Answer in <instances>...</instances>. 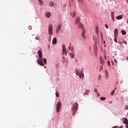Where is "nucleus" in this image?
<instances>
[{
    "instance_id": "obj_1",
    "label": "nucleus",
    "mask_w": 128,
    "mask_h": 128,
    "mask_svg": "<svg viewBox=\"0 0 128 128\" xmlns=\"http://www.w3.org/2000/svg\"><path fill=\"white\" fill-rule=\"evenodd\" d=\"M38 54L39 58L37 60V63L38 64H40V66H44V58H42V50L38 51Z\"/></svg>"
},
{
    "instance_id": "obj_2",
    "label": "nucleus",
    "mask_w": 128,
    "mask_h": 128,
    "mask_svg": "<svg viewBox=\"0 0 128 128\" xmlns=\"http://www.w3.org/2000/svg\"><path fill=\"white\" fill-rule=\"evenodd\" d=\"M78 102L74 103L72 108V116H74V114H76V112H78Z\"/></svg>"
},
{
    "instance_id": "obj_3",
    "label": "nucleus",
    "mask_w": 128,
    "mask_h": 128,
    "mask_svg": "<svg viewBox=\"0 0 128 128\" xmlns=\"http://www.w3.org/2000/svg\"><path fill=\"white\" fill-rule=\"evenodd\" d=\"M62 108V102H59L56 105V112H60V110Z\"/></svg>"
},
{
    "instance_id": "obj_4",
    "label": "nucleus",
    "mask_w": 128,
    "mask_h": 128,
    "mask_svg": "<svg viewBox=\"0 0 128 128\" xmlns=\"http://www.w3.org/2000/svg\"><path fill=\"white\" fill-rule=\"evenodd\" d=\"M48 34L50 36H52L54 34L52 33V25H50L48 28Z\"/></svg>"
},
{
    "instance_id": "obj_5",
    "label": "nucleus",
    "mask_w": 128,
    "mask_h": 128,
    "mask_svg": "<svg viewBox=\"0 0 128 128\" xmlns=\"http://www.w3.org/2000/svg\"><path fill=\"white\" fill-rule=\"evenodd\" d=\"M100 62L102 66H104V60L102 56L100 57Z\"/></svg>"
},
{
    "instance_id": "obj_6",
    "label": "nucleus",
    "mask_w": 128,
    "mask_h": 128,
    "mask_svg": "<svg viewBox=\"0 0 128 128\" xmlns=\"http://www.w3.org/2000/svg\"><path fill=\"white\" fill-rule=\"evenodd\" d=\"M60 28H62V26L60 24H58V28L56 29V32L57 34H58L60 30Z\"/></svg>"
},
{
    "instance_id": "obj_7",
    "label": "nucleus",
    "mask_w": 128,
    "mask_h": 128,
    "mask_svg": "<svg viewBox=\"0 0 128 128\" xmlns=\"http://www.w3.org/2000/svg\"><path fill=\"white\" fill-rule=\"evenodd\" d=\"M66 46L64 44L62 46V52H64V54H66H66H68L66 52Z\"/></svg>"
},
{
    "instance_id": "obj_8",
    "label": "nucleus",
    "mask_w": 128,
    "mask_h": 128,
    "mask_svg": "<svg viewBox=\"0 0 128 128\" xmlns=\"http://www.w3.org/2000/svg\"><path fill=\"white\" fill-rule=\"evenodd\" d=\"M122 120L123 124H128V119H126V118H124Z\"/></svg>"
},
{
    "instance_id": "obj_9",
    "label": "nucleus",
    "mask_w": 128,
    "mask_h": 128,
    "mask_svg": "<svg viewBox=\"0 0 128 128\" xmlns=\"http://www.w3.org/2000/svg\"><path fill=\"white\" fill-rule=\"evenodd\" d=\"M111 17L113 22H114V12H111Z\"/></svg>"
},
{
    "instance_id": "obj_10",
    "label": "nucleus",
    "mask_w": 128,
    "mask_h": 128,
    "mask_svg": "<svg viewBox=\"0 0 128 128\" xmlns=\"http://www.w3.org/2000/svg\"><path fill=\"white\" fill-rule=\"evenodd\" d=\"M114 36H118V29H114Z\"/></svg>"
},
{
    "instance_id": "obj_11",
    "label": "nucleus",
    "mask_w": 128,
    "mask_h": 128,
    "mask_svg": "<svg viewBox=\"0 0 128 128\" xmlns=\"http://www.w3.org/2000/svg\"><path fill=\"white\" fill-rule=\"evenodd\" d=\"M96 34H97V36H98V34H100V30H98V26L96 27Z\"/></svg>"
},
{
    "instance_id": "obj_12",
    "label": "nucleus",
    "mask_w": 128,
    "mask_h": 128,
    "mask_svg": "<svg viewBox=\"0 0 128 128\" xmlns=\"http://www.w3.org/2000/svg\"><path fill=\"white\" fill-rule=\"evenodd\" d=\"M49 6H50V8L54 6V2H50L49 4Z\"/></svg>"
},
{
    "instance_id": "obj_13",
    "label": "nucleus",
    "mask_w": 128,
    "mask_h": 128,
    "mask_svg": "<svg viewBox=\"0 0 128 128\" xmlns=\"http://www.w3.org/2000/svg\"><path fill=\"white\" fill-rule=\"evenodd\" d=\"M52 43L53 44H56V38H54Z\"/></svg>"
},
{
    "instance_id": "obj_14",
    "label": "nucleus",
    "mask_w": 128,
    "mask_h": 128,
    "mask_svg": "<svg viewBox=\"0 0 128 128\" xmlns=\"http://www.w3.org/2000/svg\"><path fill=\"white\" fill-rule=\"evenodd\" d=\"M84 34H86V30H84L82 31V34L84 40H86V36H84Z\"/></svg>"
},
{
    "instance_id": "obj_15",
    "label": "nucleus",
    "mask_w": 128,
    "mask_h": 128,
    "mask_svg": "<svg viewBox=\"0 0 128 128\" xmlns=\"http://www.w3.org/2000/svg\"><path fill=\"white\" fill-rule=\"evenodd\" d=\"M78 76H79L80 78H84V75L82 73H80L79 75H78Z\"/></svg>"
},
{
    "instance_id": "obj_16",
    "label": "nucleus",
    "mask_w": 128,
    "mask_h": 128,
    "mask_svg": "<svg viewBox=\"0 0 128 128\" xmlns=\"http://www.w3.org/2000/svg\"><path fill=\"white\" fill-rule=\"evenodd\" d=\"M69 54L71 58H74V53H69Z\"/></svg>"
},
{
    "instance_id": "obj_17",
    "label": "nucleus",
    "mask_w": 128,
    "mask_h": 128,
    "mask_svg": "<svg viewBox=\"0 0 128 128\" xmlns=\"http://www.w3.org/2000/svg\"><path fill=\"white\" fill-rule=\"evenodd\" d=\"M116 20H122V15L117 16L116 17Z\"/></svg>"
},
{
    "instance_id": "obj_18",
    "label": "nucleus",
    "mask_w": 128,
    "mask_h": 128,
    "mask_svg": "<svg viewBox=\"0 0 128 128\" xmlns=\"http://www.w3.org/2000/svg\"><path fill=\"white\" fill-rule=\"evenodd\" d=\"M46 18H50V12L46 13Z\"/></svg>"
},
{
    "instance_id": "obj_19",
    "label": "nucleus",
    "mask_w": 128,
    "mask_h": 128,
    "mask_svg": "<svg viewBox=\"0 0 128 128\" xmlns=\"http://www.w3.org/2000/svg\"><path fill=\"white\" fill-rule=\"evenodd\" d=\"M76 24H80V18H79V17H78V18H76Z\"/></svg>"
},
{
    "instance_id": "obj_20",
    "label": "nucleus",
    "mask_w": 128,
    "mask_h": 128,
    "mask_svg": "<svg viewBox=\"0 0 128 128\" xmlns=\"http://www.w3.org/2000/svg\"><path fill=\"white\" fill-rule=\"evenodd\" d=\"M80 73L78 70V69H76V76H80Z\"/></svg>"
},
{
    "instance_id": "obj_21",
    "label": "nucleus",
    "mask_w": 128,
    "mask_h": 128,
    "mask_svg": "<svg viewBox=\"0 0 128 128\" xmlns=\"http://www.w3.org/2000/svg\"><path fill=\"white\" fill-rule=\"evenodd\" d=\"M121 32H122V34H123L124 36V34H126V32L124 30H122L121 31Z\"/></svg>"
},
{
    "instance_id": "obj_22",
    "label": "nucleus",
    "mask_w": 128,
    "mask_h": 128,
    "mask_svg": "<svg viewBox=\"0 0 128 128\" xmlns=\"http://www.w3.org/2000/svg\"><path fill=\"white\" fill-rule=\"evenodd\" d=\"M70 14L72 16V18H74L76 16V13L75 12H72V13H70Z\"/></svg>"
},
{
    "instance_id": "obj_23",
    "label": "nucleus",
    "mask_w": 128,
    "mask_h": 128,
    "mask_svg": "<svg viewBox=\"0 0 128 128\" xmlns=\"http://www.w3.org/2000/svg\"><path fill=\"white\" fill-rule=\"evenodd\" d=\"M104 65H102L100 67V72H102V69L104 68Z\"/></svg>"
},
{
    "instance_id": "obj_24",
    "label": "nucleus",
    "mask_w": 128,
    "mask_h": 128,
    "mask_svg": "<svg viewBox=\"0 0 128 128\" xmlns=\"http://www.w3.org/2000/svg\"><path fill=\"white\" fill-rule=\"evenodd\" d=\"M118 36H114V42H116V43H118Z\"/></svg>"
},
{
    "instance_id": "obj_25",
    "label": "nucleus",
    "mask_w": 128,
    "mask_h": 128,
    "mask_svg": "<svg viewBox=\"0 0 128 128\" xmlns=\"http://www.w3.org/2000/svg\"><path fill=\"white\" fill-rule=\"evenodd\" d=\"M79 26L80 28H82V30H84V26L82 24H79Z\"/></svg>"
},
{
    "instance_id": "obj_26",
    "label": "nucleus",
    "mask_w": 128,
    "mask_h": 128,
    "mask_svg": "<svg viewBox=\"0 0 128 128\" xmlns=\"http://www.w3.org/2000/svg\"><path fill=\"white\" fill-rule=\"evenodd\" d=\"M38 0L40 2V4H44L42 0Z\"/></svg>"
},
{
    "instance_id": "obj_27",
    "label": "nucleus",
    "mask_w": 128,
    "mask_h": 128,
    "mask_svg": "<svg viewBox=\"0 0 128 128\" xmlns=\"http://www.w3.org/2000/svg\"><path fill=\"white\" fill-rule=\"evenodd\" d=\"M100 100H106V98L104 97H100Z\"/></svg>"
},
{
    "instance_id": "obj_28",
    "label": "nucleus",
    "mask_w": 128,
    "mask_h": 128,
    "mask_svg": "<svg viewBox=\"0 0 128 128\" xmlns=\"http://www.w3.org/2000/svg\"><path fill=\"white\" fill-rule=\"evenodd\" d=\"M44 62L45 64H46V58H44Z\"/></svg>"
},
{
    "instance_id": "obj_29",
    "label": "nucleus",
    "mask_w": 128,
    "mask_h": 128,
    "mask_svg": "<svg viewBox=\"0 0 128 128\" xmlns=\"http://www.w3.org/2000/svg\"><path fill=\"white\" fill-rule=\"evenodd\" d=\"M48 40L49 42H50V40H52V35L49 36Z\"/></svg>"
},
{
    "instance_id": "obj_30",
    "label": "nucleus",
    "mask_w": 128,
    "mask_h": 128,
    "mask_svg": "<svg viewBox=\"0 0 128 128\" xmlns=\"http://www.w3.org/2000/svg\"><path fill=\"white\" fill-rule=\"evenodd\" d=\"M56 96H57V98H58V96H60V95L58 94V92H56Z\"/></svg>"
},
{
    "instance_id": "obj_31",
    "label": "nucleus",
    "mask_w": 128,
    "mask_h": 128,
    "mask_svg": "<svg viewBox=\"0 0 128 128\" xmlns=\"http://www.w3.org/2000/svg\"><path fill=\"white\" fill-rule=\"evenodd\" d=\"M107 64H108V66H110V62L108 61Z\"/></svg>"
},
{
    "instance_id": "obj_32",
    "label": "nucleus",
    "mask_w": 128,
    "mask_h": 128,
    "mask_svg": "<svg viewBox=\"0 0 128 128\" xmlns=\"http://www.w3.org/2000/svg\"><path fill=\"white\" fill-rule=\"evenodd\" d=\"M102 78V76L100 75L98 76V80H100V79Z\"/></svg>"
},
{
    "instance_id": "obj_33",
    "label": "nucleus",
    "mask_w": 128,
    "mask_h": 128,
    "mask_svg": "<svg viewBox=\"0 0 128 128\" xmlns=\"http://www.w3.org/2000/svg\"><path fill=\"white\" fill-rule=\"evenodd\" d=\"M111 94H112V96H114V90H113L111 92Z\"/></svg>"
},
{
    "instance_id": "obj_34",
    "label": "nucleus",
    "mask_w": 128,
    "mask_h": 128,
    "mask_svg": "<svg viewBox=\"0 0 128 128\" xmlns=\"http://www.w3.org/2000/svg\"><path fill=\"white\" fill-rule=\"evenodd\" d=\"M94 92L96 94H98V89L97 88H94Z\"/></svg>"
},
{
    "instance_id": "obj_35",
    "label": "nucleus",
    "mask_w": 128,
    "mask_h": 128,
    "mask_svg": "<svg viewBox=\"0 0 128 128\" xmlns=\"http://www.w3.org/2000/svg\"><path fill=\"white\" fill-rule=\"evenodd\" d=\"M105 72L106 74V76H108V70H106Z\"/></svg>"
},
{
    "instance_id": "obj_36",
    "label": "nucleus",
    "mask_w": 128,
    "mask_h": 128,
    "mask_svg": "<svg viewBox=\"0 0 128 128\" xmlns=\"http://www.w3.org/2000/svg\"><path fill=\"white\" fill-rule=\"evenodd\" d=\"M71 52H74V48L73 47H71Z\"/></svg>"
},
{
    "instance_id": "obj_37",
    "label": "nucleus",
    "mask_w": 128,
    "mask_h": 128,
    "mask_svg": "<svg viewBox=\"0 0 128 128\" xmlns=\"http://www.w3.org/2000/svg\"><path fill=\"white\" fill-rule=\"evenodd\" d=\"M94 50L95 54H98V51H97L96 49H94Z\"/></svg>"
},
{
    "instance_id": "obj_38",
    "label": "nucleus",
    "mask_w": 128,
    "mask_h": 128,
    "mask_svg": "<svg viewBox=\"0 0 128 128\" xmlns=\"http://www.w3.org/2000/svg\"><path fill=\"white\" fill-rule=\"evenodd\" d=\"M36 40H40V37H36Z\"/></svg>"
},
{
    "instance_id": "obj_39",
    "label": "nucleus",
    "mask_w": 128,
    "mask_h": 128,
    "mask_svg": "<svg viewBox=\"0 0 128 128\" xmlns=\"http://www.w3.org/2000/svg\"><path fill=\"white\" fill-rule=\"evenodd\" d=\"M114 62H116V64H118V60H116V59L114 58Z\"/></svg>"
},
{
    "instance_id": "obj_40",
    "label": "nucleus",
    "mask_w": 128,
    "mask_h": 128,
    "mask_svg": "<svg viewBox=\"0 0 128 128\" xmlns=\"http://www.w3.org/2000/svg\"><path fill=\"white\" fill-rule=\"evenodd\" d=\"M105 28H108V24H105Z\"/></svg>"
},
{
    "instance_id": "obj_41",
    "label": "nucleus",
    "mask_w": 128,
    "mask_h": 128,
    "mask_svg": "<svg viewBox=\"0 0 128 128\" xmlns=\"http://www.w3.org/2000/svg\"><path fill=\"white\" fill-rule=\"evenodd\" d=\"M118 43L119 44H122V42H118Z\"/></svg>"
},
{
    "instance_id": "obj_42",
    "label": "nucleus",
    "mask_w": 128,
    "mask_h": 128,
    "mask_svg": "<svg viewBox=\"0 0 128 128\" xmlns=\"http://www.w3.org/2000/svg\"><path fill=\"white\" fill-rule=\"evenodd\" d=\"M100 36H101V38H102V37L104 36L102 35V32H100Z\"/></svg>"
},
{
    "instance_id": "obj_43",
    "label": "nucleus",
    "mask_w": 128,
    "mask_h": 128,
    "mask_svg": "<svg viewBox=\"0 0 128 128\" xmlns=\"http://www.w3.org/2000/svg\"><path fill=\"white\" fill-rule=\"evenodd\" d=\"M124 44H128V42H126V41H124Z\"/></svg>"
},
{
    "instance_id": "obj_44",
    "label": "nucleus",
    "mask_w": 128,
    "mask_h": 128,
    "mask_svg": "<svg viewBox=\"0 0 128 128\" xmlns=\"http://www.w3.org/2000/svg\"><path fill=\"white\" fill-rule=\"evenodd\" d=\"M70 48H72V47H71L70 46H68V50H70Z\"/></svg>"
},
{
    "instance_id": "obj_45",
    "label": "nucleus",
    "mask_w": 128,
    "mask_h": 128,
    "mask_svg": "<svg viewBox=\"0 0 128 128\" xmlns=\"http://www.w3.org/2000/svg\"><path fill=\"white\" fill-rule=\"evenodd\" d=\"M125 108H126V110H128V106H126Z\"/></svg>"
},
{
    "instance_id": "obj_46",
    "label": "nucleus",
    "mask_w": 128,
    "mask_h": 128,
    "mask_svg": "<svg viewBox=\"0 0 128 128\" xmlns=\"http://www.w3.org/2000/svg\"><path fill=\"white\" fill-rule=\"evenodd\" d=\"M97 94V96H100V93H98H98H96Z\"/></svg>"
},
{
    "instance_id": "obj_47",
    "label": "nucleus",
    "mask_w": 128,
    "mask_h": 128,
    "mask_svg": "<svg viewBox=\"0 0 128 128\" xmlns=\"http://www.w3.org/2000/svg\"><path fill=\"white\" fill-rule=\"evenodd\" d=\"M126 128H128V124H126Z\"/></svg>"
},
{
    "instance_id": "obj_48",
    "label": "nucleus",
    "mask_w": 128,
    "mask_h": 128,
    "mask_svg": "<svg viewBox=\"0 0 128 128\" xmlns=\"http://www.w3.org/2000/svg\"><path fill=\"white\" fill-rule=\"evenodd\" d=\"M116 90V87H115L114 88V90Z\"/></svg>"
},
{
    "instance_id": "obj_49",
    "label": "nucleus",
    "mask_w": 128,
    "mask_h": 128,
    "mask_svg": "<svg viewBox=\"0 0 128 128\" xmlns=\"http://www.w3.org/2000/svg\"><path fill=\"white\" fill-rule=\"evenodd\" d=\"M119 128H123L122 126H120L119 127Z\"/></svg>"
},
{
    "instance_id": "obj_50",
    "label": "nucleus",
    "mask_w": 128,
    "mask_h": 128,
    "mask_svg": "<svg viewBox=\"0 0 128 128\" xmlns=\"http://www.w3.org/2000/svg\"><path fill=\"white\" fill-rule=\"evenodd\" d=\"M126 0V2H128V0Z\"/></svg>"
},
{
    "instance_id": "obj_51",
    "label": "nucleus",
    "mask_w": 128,
    "mask_h": 128,
    "mask_svg": "<svg viewBox=\"0 0 128 128\" xmlns=\"http://www.w3.org/2000/svg\"><path fill=\"white\" fill-rule=\"evenodd\" d=\"M62 58H63V60H64V56L62 57Z\"/></svg>"
},
{
    "instance_id": "obj_52",
    "label": "nucleus",
    "mask_w": 128,
    "mask_h": 128,
    "mask_svg": "<svg viewBox=\"0 0 128 128\" xmlns=\"http://www.w3.org/2000/svg\"><path fill=\"white\" fill-rule=\"evenodd\" d=\"M112 64H114V62H113L112 61Z\"/></svg>"
},
{
    "instance_id": "obj_53",
    "label": "nucleus",
    "mask_w": 128,
    "mask_h": 128,
    "mask_svg": "<svg viewBox=\"0 0 128 128\" xmlns=\"http://www.w3.org/2000/svg\"><path fill=\"white\" fill-rule=\"evenodd\" d=\"M104 58H106V56H104Z\"/></svg>"
},
{
    "instance_id": "obj_54",
    "label": "nucleus",
    "mask_w": 128,
    "mask_h": 128,
    "mask_svg": "<svg viewBox=\"0 0 128 128\" xmlns=\"http://www.w3.org/2000/svg\"><path fill=\"white\" fill-rule=\"evenodd\" d=\"M127 24H128V20H127Z\"/></svg>"
},
{
    "instance_id": "obj_55",
    "label": "nucleus",
    "mask_w": 128,
    "mask_h": 128,
    "mask_svg": "<svg viewBox=\"0 0 128 128\" xmlns=\"http://www.w3.org/2000/svg\"><path fill=\"white\" fill-rule=\"evenodd\" d=\"M104 42H106V41H104Z\"/></svg>"
},
{
    "instance_id": "obj_56",
    "label": "nucleus",
    "mask_w": 128,
    "mask_h": 128,
    "mask_svg": "<svg viewBox=\"0 0 128 128\" xmlns=\"http://www.w3.org/2000/svg\"><path fill=\"white\" fill-rule=\"evenodd\" d=\"M46 68V66L44 67Z\"/></svg>"
}]
</instances>
